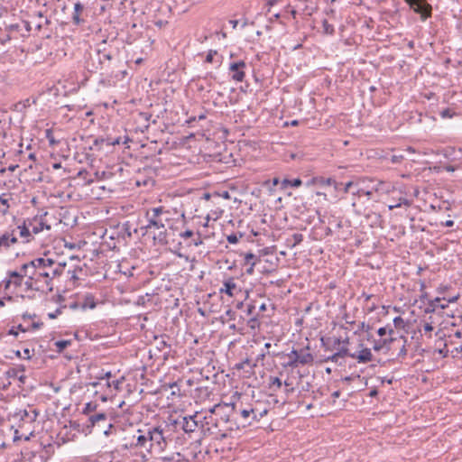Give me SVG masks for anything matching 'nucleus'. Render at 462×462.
Instances as JSON below:
<instances>
[{
  "label": "nucleus",
  "instance_id": "864d4df0",
  "mask_svg": "<svg viewBox=\"0 0 462 462\" xmlns=\"http://www.w3.org/2000/svg\"><path fill=\"white\" fill-rule=\"evenodd\" d=\"M404 159V155L400 153V154H393L392 157H391V162L393 163H400L402 162V160Z\"/></svg>",
  "mask_w": 462,
  "mask_h": 462
},
{
  "label": "nucleus",
  "instance_id": "c85d7f7f",
  "mask_svg": "<svg viewBox=\"0 0 462 462\" xmlns=\"http://www.w3.org/2000/svg\"><path fill=\"white\" fill-rule=\"evenodd\" d=\"M65 268H66L65 263H55V264L52 265V267H51V269H50L51 280L56 276L62 275L64 273Z\"/></svg>",
  "mask_w": 462,
  "mask_h": 462
},
{
  "label": "nucleus",
  "instance_id": "49530a36",
  "mask_svg": "<svg viewBox=\"0 0 462 462\" xmlns=\"http://www.w3.org/2000/svg\"><path fill=\"white\" fill-rule=\"evenodd\" d=\"M96 407H97L96 404H93L92 402H88V403H86V405L83 409V413L89 414L95 411Z\"/></svg>",
  "mask_w": 462,
  "mask_h": 462
},
{
  "label": "nucleus",
  "instance_id": "1a4fd4ad",
  "mask_svg": "<svg viewBox=\"0 0 462 462\" xmlns=\"http://www.w3.org/2000/svg\"><path fill=\"white\" fill-rule=\"evenodd\" d=\"M411 9L420 14L422 20L430 17L431 14V5L426 0H405Z\"/></svg>",
  "mask_w": 462,
  "mask_h": 462
},
{
  "label": "nucleus",
  "instance_id": "3c124183",
  "mask_svg": "<svg viewBox=\"0 0 462 462\" xmlns=\"http://www.w3.org/2000/svg\"><path fill=\"white\" fill-rule=\"evenodd\" d=\"M225 317H227L229 320H234L235 318H236V312L234 310H232L231 309H228L226 312H225V316H222L221 319H222V321L224 322V319Z\"/></svg>",
  "mask_w": 462,
  "mask_h": 462
},
{
  "label": "nucleus",
  "instance_id": "39448f33",
  "mask_svg": "<svg viewBox=\"0 0 462 462\" xmlns=\"http://www.w3.org/2000/svg\"><path fill=\"white\" fill-rule=\"evenodd\" d=\"M212 412L219 417L220 422L223 424V429L220 430V439L228 437L230 431L239 428V424L235 421V417L237 415L236 403L216 404L212 407Z\"/></svg>",
  "mask_w": 462,
  "mask_h": 462
},
{
  "label": "nucleus",
  "instance_id": "7ed1b4c3",
  "mask_svg": "<svg viewBox=\"0 0 462 462\" xmlns=\"http://www.w3.org/2000/svg\"><path fill=\"white\" fill-rule=\"evenodd\" d=\"M169 211L164 207H155L145 211L147 224L142 226L143 235H152L154 244L165 245L168 244V235L165 222L170 220Z\"/></svg>",
  "mask_w": 462,
  "mask_h": 462
},
{
  "label": "nucleus",
  "instance_id": "6e6d98bb",
  "mask_svg": "<svg viewBox=\"0 0 462 462\" xmlns=\"http://www.w3.org/2000/svg\"><path fill=\"white\" fill-rule=\"evenodd\" d=\"M284 385H285V393L287 395H289L290 393H293L294 391V388L292 387V383L291 382H289L288 380H286L284 382Z\"/></svg>",
  "mask_w": 462,
  "mask_h": 462
},
{
  "label": "nucleus",
  "instance_id": "ddd939ff",
  "mask_svg": "<svg viewBox=\"0 0 462 462\" xmlns=\"http://www.w3.org/2000/svg\"><path fill=\"white\" fill-rule=\"evenodd\" d=\"M47 214L48 213L45 212L42 215L36 216L32 219H28L29 226H31L32 232L33 234H39L44 229H51V226L44 220V217L47 216Z\"/></svg>",
  "mask_w": 462,
  "mask_h": 462
},
{
  "label": "nucleus",
  "instance_id": "f257e3e1",
  "mask_svg": "<svg viewBox=\"0 0 462 462\" xmlns=\"http://www.w3.org/2000/svg\"><path fill=\"white\" fill-rule=\"evenodd\" d=\"M173 432L168 420L156 427L148 429V453L160 456V459L163 462H188L189 460L180 452L162 456L172 441Z\"/></svg>",
  "mask_w": 462,
  "mask_h": 462
},
{
  "label": "nucleus",
  "instance_id": "72a5a7b5",
  "mask_svg": "<svg viewBox=\"0 0 462 462\" xmlns=\"http://www.w3.org/2000/svg\"><path fill=\"white\" fill-rule=\"evenodd\" d=\"M94 176H95V180H106V179L112 178L113 172L106 171H95Z\"/></svg>",
  "mask_w": 462,
  "mask_h": 462
},
{
  "label": "nucleus",
  "instance_id": "4d7b16f0",
  "mask_svg": "<svg viewBox=\"0 0 462 462\" xmlns=\"http://www.w3.org/2000/svg\"><path fill=\"white\" fill-rule=\"evenodd\" d=\"M217 51L214 50H210L206 57V62L211 63L213 62L214 56L217 55Z\"/></svg>",
  "mask_w": 462,
  "mask_h": 462
},
{
  "label": "nucleus",
  "instance_id": "603ef678",
  "mask_svg": "<svg viewBox=\"0 0 462 462\" xmlns=\"http://www.w3.org/2000/svg\"><path fill=\"white\" fill-rule=\"evenodd\" d=\"M216 430L217 432L215 433V438L216 439H220V430L223 429V424L220 422V419L219 417H217V425H216Z\"/></svg>",
  "mask_w": 462,
  "mask_h": 462
},
{
  "label": "nucleus",
  "instance_id": "6ab92c4d",
  "mask_svg": "<svg viewBox=\"0 0 462 462\" xmlns=\"http://www.w3.org/2000/svg\"><path fill=\"white\" fill-rule=\"evenodd\" d=\"M245 67V62L244 60H239L237 62H233L229 66V70L233 72L232 79L237 82H242L245 79V72L243 69Z\"/></svg>",
  "mask_w": 462,
  "mask_h": 462
},
{
  "label": "nucleus",
  "instance_id": "2f4dec72",
  "mask_svg": "<svg viewBox=\"0 0 462 462\" xmlns=\"http://www.w3.org/2000/svg\"><path fill=\"white\" fill-rule=\"evenodd\" d=\"M96 301H95V299L92 295H87L85 298H84V301L82 303V308L83 309H94L96 308Z\"/></svg>",
  "mask_w": 462,
  "mask_h": 462
},
{
  "label": "nucleus",
  "instance_id": "a878e982",
  "mask_svg": "<svg viewBox=\"0 0 462 462\" xmlns=\"http://www.w3.org/2000/svg\"><path fill=\"white\" fill-rule=\"evenodd\" d=\"M15 243H17V238L13 234L5 233L0 236L1 247L8 248Z\"/></svg>",
  "mask_w": 462,
  "mask_h": 462
},
{
  "label": "nucleus",
  "instance_id": "0eeeda50",
  "mask_svg": "<svg viewBox=\"0 0 462 462\" xmlns=\"http://www.w3.org/2000/svg\"><path fill=\"white\" fill-rule=\"evenodd\" d=\"M98 55L101 69L105 70L107 77L118 78L120 74L122 77H125L126 74L125 70L116 69L121 63L118 59H114L110 53H106L105 51H101V50H98Z\"/></svg>",
  "mask_w": 462,
  "mask_h": 462
},
{
  "label": "nucleus",
  "instance_id": "393cba45",
  "mask_svg": "<svg viewBox=\"0 0 462 462\" xmlns=\"http://www.w3.org/2000/svg\"><path fill=\"white\" fill-rule=\"evenodd\" d=\"M8 274V277H10V279H12L13 281V284L15 286V287H20L22 286L23 284V277H24V273L22 272V270L20 272H16V271H9L7 273Z\"/></svg>",
  "mask_w": 462,
  "mask_h": 462
},
{
  "label": "nucleus",
  "instance_id": "de8ad7c7",
  "mask_svg": "<svg viewBox=\"0 0 462 462\" xmlns=\"http://www.w3.org/2000/svg\"><path fill=\"white\" fill-rule=\"evenodd\" d=\"M293 246L300 245L303 241V235L300 233H295L292 235Z\"/></svg>",
  "mask_w": 462,
  "mask_h": 462
},
{
  "label": "nucleus",
  "instance_id": "338daca9",
  "mask_svg": "<svg viewBox=\"0 0 462 462\" xmlns=\"http://www.w3.org/2000/svg\"><path fill=\"white\" fill-rule=\"evenodd\" d=\"M319 181L322 185H328V186L331 185L334 182V180L330 178H328V179L320 178V180Z\"/></svg>",
  "mask_w": 462,
  "mask_h": 462
},
{
  "label": "nucleus",
  "instance_id": "dca6fc26",
  "mask_svg": "<svg viewBox=\"0 0 462 462\" xmlns=\"http://www.w3.org/2000/svg\"><path fill=\"white\" fill-rule=\"evenodd\" d=\"M121 143V137L111 138V137H98L93 141V145L89 147L90 150L101 151L104 146L111 147Z\"/></svg>",
  "mask_w": 462,
  "mask_h": 462
},
{
  "label": "nucleus",
  "instance_id": "58836bf2",
  "mask_svg": "<svg viewBox=\"0 0 462 462\" xmlns=\"http://www.w3.org/2000/svg\"><path fill=\"white\" fill-rule=\"evenodd\" d=\"M255 364H252L249 359H245L243 362L236 365V369H245V367H248L250 370H252Z\"/></svg>",
  "mask_w": 462,
  "mask_h": 462
},
{
  "label": "nucleus",
  "instance_id": "69168bd1",
  "mask_svg": "<svg viewBox=\"0 0 462 462\" xmlns=\"http://www.w3.org/2000/svg\"><path fill=\"white\" fill-rule=\"evenodd\" d=\"M192 236H193V231H191V230H186L180 234V236L182 238H189V237H191Z\"/></svg>",
  "mask_w": 462,
  "mask_h": 462
},
{
  "label": "nucleus",
  "instance_id": "052dcab7",
  "mask_svg": "<svg viewBox=\"0 0 462 462\" xmlns=\"http://www.w3.org/2000/svg\"><path fill=\"white\" fill-rule=\"evenodd\" d=\"M338 354H340V356L341 357H345V356H350V355H353V353H350L348 348L346 347H342L341 349H339L337 351Z\"/></svg>",
  "mask_w": 462,
  "mask_h": 462
},
{
  "label": "nucleus",
  "instance_id": "680f3d73",
  "mask_svg": "<svg viewBox=\"0 0 462 462\" xmlns=\"http://www.w3.org/2000/svg\"><path fill=\"white\" fill-rule=\"evenodd\" d=\"M440 116L443 118H450V117H452L453 114L450 109L447 108L440 112Z\"/></svg>",
  "mask_w": 462,
  "mask_h": 462
},
{
  "label": "nucleus",
  "instance_id": "bf43d9fd",
  "mask_svg": "<svg viewBox=\"0 0 462 462\" xmlns=\"http://www.w3.org/2000/svg\"><path fill=\"white\" fill-rule=\"evenodd\" d=\"M46 137L49 140L51 145H55L57 143V141L54 139L51 130L46 131Z\"/></svg>",
  "mask_w": 462,
  "mask_h": 462
},
{
  "label": "nucleus",
  "instance_id": "774afa93",
  "mask_svg": "<svg viewBox=\"0 0 462 462\" xmlns=\"http://www.w3.org/2000/svg\"><path fill=\"white\" fill-rule=\"evenodd\" d=\"M192 244H193L195 246H199V245H200L202 244V239H201V237H200V235H199V234H198V237H197V238L193 239Z\"/></svg>",
  "mask_w": 462,
  "mask_h": 462
},
{
  "label": "nucleus",
  "instance_id": "423d86ee",
  "mask_svg": "<svg viewBox=\"0 0 462 462\" xmlns=\"http://www.w3.org/2000/svg\"><path fill=\"white\" fill-rule=\"evenodd\" d=\"M168 420L173 431L180 429L186 433H192L197 429L200 428V423H202V412H196L192 416L180 417L178 419L170 417Z\"/></svg>",
  "mask_w": 462,
  "mask_h": 462
},
{
  "label": "nucleus",
  "instance_id": "c756f323",
  "mask_svg": "<svg viewBox=\"0 0 462 462\" xmlns=\"http://www.w3.org/2000/svg\"><path fill=\"white\" fill-rule=\"evenodd\" d=\"M411 201L410 199H408L404 197H401V198H399L398 201H396L393 204H390L388 206V208L390 210H393V209L400 208L402 206H405V207L409 208V207H411Z\"/></svg>",
  "mask_w": 462,
  "mask_h": 462
},
{
  "label": "nucleus",
  "instance_id": "4c0bfd02",
  "mask_svg": "<svg viewBox=\"0 0 462 462\" xmlns=\"http://www.w3.org/2000/svg\"><path fill=\"white\" fill-rule=\"evenodd\" d=\"M9 208L8 199L5 195L0 196V211L5 214Z\"/></svg>",
  "mask_w": 462,
  "mask_h": 462
},
{
  "label": "nucleus",
  "instance_id": "cd10ccee",
  "mask_svg": "<svg viewBox=\"0 0 462 462\" xmlns=\"http://www.w3.org/2000/svg\"><path fill=\"white\" fill-rule=\"evenodd\" d=\"M84 5L80 2H77L74 4V13L72 14V19L75 23V24L79 25L80 22L82 21L80 19V15L84 11Z\"/></svg>",
  "mask_w": 462,
  "mask_h": 462
},
{
  "label": "nucleus",
  "instance_id": "7c9ffc66",
  "mask_svg": "<svg viewBox=\"0 0 462 462\" xmlns=\"http://www.w3.org/2000/svg\"><path fill=\"white\" fill-rule=\"evenodd\" d=\"M282 385V382L279 377L270 376L269 377V389L275 392L280 389Z\"/></svg>",
  "mask_w": 462,
  "mask_h": 462
},
{
  "label": "nucleus",
  "instance_id": "a19ab883",
  "mask_svg": "<svg viewBox=\"0 0 462 462\" xmlns=\"http://www.w3.org/2000/svg\"><path fill=\"white\" fill-rule=\"evenodd\" d=\"M368 182H373L372 180H367ZM366 182V180H359L356 183L353 182V181H348L347 183H346L345 185V188H344V191L345 192H348L350 188L353 187L354 185H359V184H365Z\"/></svg>",
  "mask_w": 462,
  "mask_h": 462
},
{
  "label": "nucleus",
  "instance_id": "20e7f679",
  "mask_svg": "<svg viewBox=\"0 0 462 462\" xmlns=\"http://www.w3.org/2000/svg\"><path fill=\"white\" fill-rule=\"evenodd\" d=\"M54 264L55 261L51 258L39 257L23 263L21 270L24 274H27L28 270H32V275H34L40 283L46 286V291H51L53 287L50 269Z\"/></svg>",
  "mask_w": 462,
  "mask_h": 462
},
{
  "label": "nucleus",
  "instance_id": "473e14b6",
  "mask_svg": "<svg viewBox=\"0 0 462 462\" xmlns=\"http://www.w3.org/2000/svg\"><path fill=\"white\" fill-rule=\"evenodd\" d=\"M377 334H378V336H380L381 337H384L386 335H388V336H393V334H394V330H393V328L391 327V325H387V326H385V327L380 328L377 330Z\"/></svg>",
  "mask_w": 462,
  "mask_h": 462
},
{
  "label": "nucleus",
  "instance_id": "b1692460",
  "mask_svg": "<svg viewBox=\"0 0 462 462\" xmlns=\"http://www.w3.org/2000/svg\"><path fill=\"white\" fill-rule=\"evenodd\" d=\"M383 182L380 181L378 182L375 186H373V187H369V186H365V188H363V187H359L357 188V189L354 192L355 195H357V196H366L368 198V199L371 198V196L373 195V192L374 191H378L379 190V186L382 185Z\"/></svg>",
  "mask_w": 462,
  "mask_h": 462
},
{
  "label": "nucleus",
  "instance_id": "f3484780",
  "mask_svg": "<svg viewBox=\"0 0 462 462\" xmlns=\"http://www.w3.org/2000/svg\"><path fill=\"white\" fill-rule=\"evenodd\" d=\"M399 341L400 340L393 336L382 337L379 340L374 341L373 349L376 352L383 351L384 353H387L391 349V345Z\"/></svg>",
  "mask_w": 462,
  "mask_h": 462
},
{
  "label": "nucleus",
  "instance_id": "e2e57ef3",
  "mask_svg": "<svg viewBox=\"0 0 462 462\" xmlns=\"http://www.w3.org/2000/svg\"><path fill=\"white\" fill-rule=\"evenodd\" d=\"M248 325L250 326V328H255L256 327L259 326L258 319L256 318H251L248 320Z\"/></svg>",
  "mask_w": 462,
  "mask_h": 462
},
{
  "label": "nucleus",
  "instance_id": "6e6552de",
  "mask_svg": "<svg viewBox=\"0 0 462 462\" xmlns=\"http://www.w3.org/2000/svg\"><path fill=\"white\" fill-rule=\"evenodd\" d=\"M289 361L285 365V366L289 367H298L299 365H310L313 363V356L310 352V347L307 346L305 348H301L300 350H291V353L287 355Z\"/></svg>",
  "mask_w": 462,
  "mask_h": 462
},
{
  "label": "nucleus",
  "instance_id": "412c9836",
  "mask_svg": "<svg viewBox=\"0 0 462 462\" xmlns=\"http://www.w3.org/2000/svg\"><path fill=\"white\" fill-rule=\"evenodd\" d=\"M251 405L253 407V419L254 421H259L268 413V407L260 402H254V403H251Z\"/></svg>",
  "mask_w": 462,
  "mask_h": 462
},
{
  "label": "nucleus",
  "instance_id": "5fc2aeb1",
  "mask_svg": "<svg viewBox=\"0 0 462 462\" xmlns=\"http://www.w3.org/2000/svg\"><path fill=\"white\" fill-rule=\"evenodd\" d=\"M81 271V268L79 269H73V270H68L67 273L69 275L70 280L77 281L79 278L77 276V272Z\"/></svg>",
  "mask_w": 462,
  "mask_h": 462
},
{
  "label": "nucleus",
  "instance_id": "a18cd8bd",
  "mask_svg": "<svg viewBox=\"0 0 462 462\" xmlns=\"http://www.w3.org/2000/svg\"><path fill=\"white\" fill-rule=\"evenodd\" d=\"M400 340H402V345L400 349L399 356H405L407 355L406 342L407 339L404 337H401Z\"/></svg>",
  "mask_w": 462,
  "mask_h": 462
},
{
  "label": "nucleus",
  "instance_id": "09e8293b",
  "mask_svg": "<svg viewBox=\"0 0 462 462\" xmlns=\"http://www.w3.org/2000/svg\"><path fill=\"white\" fill-rule=\"evenodd\" d=\"M242 237V234L237 236L236 234H231L227 236L226 240L229 244H236L239 241V238Z\"/></svg>",
  "mask_w": 462,
  "mask_h": 462
},
{
  "label": "nucleus",
  "instance_id": "4be33fe9",
  "mask_svg": "<svg viewBox=\"0 0 462 462\" xmlns=\"http://www.w3.org/2000/svg\"><path fill=\"white\" fill-rule=\"evenodd\" d=\"M350 357L353 359H356L358 363L365 364L367 362L372 361L373 354L370 348H363L357 354L353 353V355H350Z\"/></svg>",
  "mask_w": 462,
  "mask_h": 462
},
{
  "label": "nucleus",
  "instance_id": "0e129e2a",
  "mask_svg": "<svg viewBox=\"0 0 462 462\" xmlns=\"http://www.w3.org/2000/svg\"><path fill=\"white\" fill-rule=\"evenodd\" d=\"M111 376H112V374H111V372L108 371V372L100 374L99 375L97 376V378L99 380H103L105 378L109 379Z\"/></svg>",
  "mask_w": 462,
  "mask_h": 462
},
{
  "label": "nucleus",
  "instance_id": "c9c22d12",
  "mask_svg": "<svg viewBox=\"0 0 462 462\" xmlns=\"http://www.w3.org/2000/svg\"><path fill=\"white\" fill-rule=\"evenodd\" d=\"M18 228L20 229V236L22 237H28L31 236L32 229L31 226H29L28 222H25L23 226H18Z\"/></svg>",
  "mask_w": 462,
  "mask_h": 462
},
{
  "label": "nucleus",
  "instance_id": "bb28decb",
  "mask_svg": "<svg viewBox=\"0 0 462 462\" xmlns=\"http://www.w3.org/2000/svg\"><path fill=\"white\" fill-rule=\"evenodd\" d=\"M257 260H258V257L253 253H247L245 255V263L250 265L249 268L246 270V273L248 274H253L254 268L256 264Z\"/></svg>",
  "mask_w": 462,
  "mask_h": 462
},
{
  "label": "nucleus",
  "instance_id": "13d9d810",
  "mask_svg": "<svg viewBox=\"0 0 462 462\" xmlns=\"http://www.w3.org/2000/svg\"><path fill=\"white\" fill-rule=\"evenodd\" d=\"M122 383V381L119 380H114V381H107L106 384L108 387L113 386L115 389L118 390L120 388V384Z\"/></svg>",
  "mask_w": 462,
  "mask_h": 462
},
{
  "label": "nucleus",
  "instance_id": "f704fd0d",
  "mask_svg": "<svg viewBox=\"0 0 462 462\" xmlns=\"http://www.w3.org/2000/svg\"><path fill=\"white\" fill-rule=\"evenodd\" d=\"M71 344L70 340H58L54 343L56 346V350L59 353H61L65 348H67Z\"/></svg>",
  "mask_w": 462,
  "mask_h": 462
},
{
  "label": "nucleus",
  "instance_id": "37998d69",
  "mask_svg": "<svg viewBox=\"0 0 462 462\" xmlns=\"http://www.w3.org/2000/svg\"><path fill=\"white\" fill-rule=\"evenodd\" d=\"M393 325L396 328H403L405 327L404 319L398 316L393 319Z\"/></svg>",
  "mask_w": 462,
  "mask_h": 462
},
{
  "label": "nucleus",
  "instance_id": "79ce46f5",
  "mask_svg": "<svg viewBox=\"0 0 462 462\" xmlns=\"http://www.w3.org/2000/svg\"><path fill=\"white\" fill-rule=\"evenodd\" d=\"M19 372H20V369L18 368H9L5 373V375L6 377V379H10V378H17L18 374H19Z\"/></svg>",
  "mask_w": 462,
  "mask_h": 462
},
{
  "label": "nucleus",
  "instance_id": "9d476101",
  "mask_svg": "<svg viewBox=\"0 0 462 462\" xmlns=\"http://www.w3.org/2000/svg\"><path fill=\"white\" fill-rule=\"evenodd\" d=\"M236 412L237 415L235 417L236 420H238L243 427L250 425L254 421V420L253 419L254 412L251 404H247L245 407H243L242 405L240 407L236 406Z\"/></svg>",
  "mask_w": 462,
  "mask_h": 462
},
{
  "label": "nucleus",
  "instance_id": "f03ea898",
  "mask_svg": "<svg viewBox=\"0 0 462 462\" xmlns=\"http://www.w3.org/2000/svg\"><path fill=\"white\" fill-rule=\"evenodd\" d=\"M282 2L283 0H265L262 12L251 22V26L263 27L264 29H271L277 25L290 26L297 14L291 5H285L282 12H273V7Z\"/></svg>",
  "mask_w": 462,
  "mask_h": 462
},
{
  "label": "nucleus",
  "instance_id": "ea45409f",
  "mask_svg": "<svg viewBox=\"0 0 462 462\" xmlns=\"http://www.w3.org/2000/svg\"><path fill=\"white\" fill-rule=\"evenodd\" d=\"M122 232H123V235H122L123 238H125V239L130 238L132 236L129 222H126L122 226V230L120 233H122Z\"/></svg>",
  "mask_w": 462,
  "mask_h": 462
},
{
  "label": "nucleus",
  "instance_id": "a211bd4d",
  "mask_svg": "<svg viewBox=\"0 0 462 462\" xmlns=\"http://www.w3.org/2000/svg\"><path fill=\"white\" fill-rule=\"evenodd\" d=\"M238 25L243 28L249 25L251 26V23H249L246 18L241 16L239 18L224 19L220 26L221 29H236Z\"/></svg>",
  "mask_w": 462,
  "mask_h": 462
},
{
  "label": "nucleus",
  "instance_id": "f8f14e48",
  "mask_svg": "<svg viewBox=\"0 0 462 462\" xmlns=\"http://www.w3.org/2000/svg\"><path fill=\"white\" fill-rule=\"evenodd\" d=\"M148 430L143 431L141 430H138L136 434L133 435L129 446L131 448H143L148 452Z\"/></svg>",
  "mask_w": 462,
  "mask_h": 462
},
{
  "label": "nucleus",
  "instance_id": "2eb2a0df",
  "mask_svg": "<svg viewBox=\"0 0 462 462\" xmlns=\"http://www.w3.org/2000/svg\"><path fill=\"white\" fill-rule=\"evenodd\" d=\"M39 416V411L30 407L29 410L23 409L19 410L15 414L14 417L17 418L20 421L23 423H32L37 420V417Z\"/></svg>",
  "mask_w": 462,
  "mask_h": 462
},
{
  "label": "nucleus",
  "instance_id": "8fccbe9b",
  "mask_svg": "<svg viewBox=\"0 0 462 462\" xmlns=\"http://www.w3.org/2000/svg\"><path fill=\"white\" fill-rule=\"evenodd\" d=\"M63 308H64V307L57 308V309L55 310V311H53V312H50V313L48 314V317H49L51 319H53L58 318V317L62 313V309H63Z\"/></svg>",
  "mask_w": 462,
  "mask_h": 462
},
{
  "label": "nucleus",
  "instance_id": "5701e85b",
  "mask_svg": "<svg viewBox=\"0 0 462 462\" xmlns=\"http://www.w3.org/2000/svg\"><path fill=\"white\" fill-rule=\"evenodd\" d=\"M107 422V415L105 412H99L97 414L90 415L88 417V427H95L96 425L100 426V423Z\"/></svg>",
  "mask_w": 462,
  "mask_h": 462
},
{
  "label": "nucleus",
  "instance_id": "4468645a",
  "mask_svg": "<svg viewBox=\"0 0 462 462\" xmlns=\"http://www.w3.org/2000/svg\"><path fill=\"white\" fill-rule=\"evenodd\" d=\"M219 292L221 294H226L229 297H236L242 292V289L236 284L233 277H229L223 282Z\"/></svg>",
  "mask_w": 462,
  "mask_h": 462
},
{
  "label": "nucleus",
  "instance_id": "c03bdc74",
  "mask_svg": "<svg viewBox=\"0 0 462 462\" xmlns=\"http://www.w3.org/2000/svg\"><path fill=\"white\" fill-rule=\"evenodd\" d=\"M343 357L340 356V354H338L337 352L334 353L333 355L328 356L326 358V361H331V362H334V363H338V364H341L340 362V359H342Z\"/></svg>",
  "mask_w": 462,
  "mask_h": 462
},
{
  "label": "nucleus",
  "instance_id": "9b49d317",
  "mask_svg": "<svg viewBox=\"0 0 462 462\" xmlns=\"http://www.w3.org/2000/svg\"><path fill=\"white\" fill-rule=\"evenodd\" d=\"M217 415L215 412H212V408L208 411L207 415L202 414V423H200V429L204 433H208L209 435H215L217 432L216 425H217Z\"/></svg>",
  "mask_w": 462,
  "mask_h": 462
},
{
  "label": "nucleus",
  "instance_id": "aec40b11",
  "mask_svg": "<svg viewBox=\"0 0 462 462\" xmlns=\"http://www.w3.org/2000/svg\"><path fill=\"white\" fill-rule=\"evenodd\" d=\"M24 277H27V280L24 282V285L29 291H46V286L42 283H40L37 278L32 273L27 272V274H24Z\"/></svg>",
  "mask_w": 462,
  "mask_h": 462
},
{
  "label": "nucleus",
  "instance_id": "e433bc0d",
  "mask_svg": "<svg viewBox=\"0 0 462 462\" xmlns=\"http://www.w3.org/2000/svg\"><path fill=\"white\" fill-rule=\"evenodd\" d=\"M282 183L285 186H291V187L298 188V187H300L302 184V181L299 178L293 179V180H287V179H285Z\"/></svg>",
  "mask_w": 462,
  "mask_h": 462
}]
</instances>
